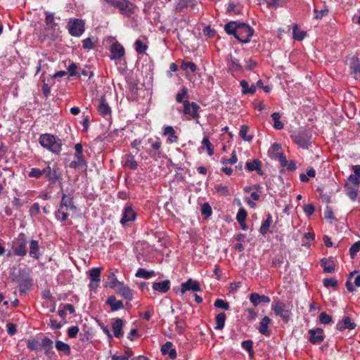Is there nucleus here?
<instances>
[{
	"label": "nucleus",
	"mask_w": 360,
	"mask_h": 360,
	"mask_svg": "<svg viewBox=\"0 0 360 360\" xmlns=\"http://www.w3.org/2000/svg\"><path fill=\"white\" fill-rule=\"evenodd\" d=\"M41 146L55 154H59L62 149L61 140L50 134H41L39 139Z\"/></svg>",
	"instance_id": "f257e3e1"
},
{
	"label": "nucleus",
	"mask_w": 360,
	"mask_h": 360,
	"mask_svg": "<svg viewBox=\"0 0 360 360\" xmlns=\"http://www.w3.org/2000/svg\"><path fill=\"white\" fill-rule=\"evenodd\" d=\"M292 305L290 303H285L281 301H277L271 305V309L276 316L280 317L284 322L289 321L292 316Z\"/></svg>",
	"instance_id": "f03ea898"
},
{
	"label": "nucleus",
	"mask_w": 360,
	"mask_h": 360,
	"mask_svg": "<svg viewBox=\"0 0 360 360\" xmlns=\"http://www.w3.org/2000/svg\"><path fill=\"white\" fill-rule=\"evenodd\" d=\"M67 28L70 35L79 37L85 31V23L82 19L70 18L68 22Z\"/></svg>",
	"instance_id": "7ed1b4c3"
},
{
	"label": "nucleus",
	"mask_w": 360,
	"mask_h": 360,
	"mask_svg": "<svg viewBox=\"0 0 360 360\" xmlns=\"http://www.w3.org/2000/svg\"><path fill=\"white\" fill-rule=\"evenodd\" d=\"M253 33L254 30L251 27L246 23L240 22L235 37L243 43H248L250 41Z\"/></svg>",
	"instance_id": "20e7f679"
},
{
	"label": "nucleus",
	"mask_w": 360,
	"mask_h": 360,
	"mask_svg": "<svg viewBox=\"0 0 360 360\" xmlns=\"http://www.w3.org/2000/svg\"><path fill=\"white\" fill-rule=\"evenodd\" d=\"M136 217V212L133 206L131 204H126L122 210L120 224L124 226H129L131 222L135 221Z\"/></svg>",
	"instance_id": "39448f33"
},
{
	"label": "nucleus",
	"mask_w": 360,
	"mask_h": 360,
	"mask_svg": "<svg viewBox=\"0 0 360 360\" xmlns=\"http://www.w3.org/2000/svg\"><path fill=\"white\" fill-rule=\"evenodd\" d=\"M311 135L306 130H301L292 135L293 141L302 148L308 149L311 146Z\"/></svg>",
	"instance_id": "423d86ee"
},
{
	"label": "nucleus",
	"mask_w": 360,
	"mask_h": 360,
	"mask_svg": "<svg viewBox=\"0 0 360 360\" xmlns=\"http://www.w3.org/2000/svg\"><path fill=\"white\" fill-rule=\"evenodd\" d=\"M60 33V32L58 26H45L44 32L41 34L40 37L41 41H45L47 39L53 41L59 37Z\"/></svg>",
	"instance_id": "0eeeda50"
},
{
	"label": "nucleus",
	"mask_w": 360,
	"mask_h": 360,
	"mask_svg": "<svg viewBox=\"0 0 360 360\" xmlns=\"http://www.w3.org/2000/svg\"><path fill=\"white\" fill-rule=\"evenodd\" d=\"M184 112L186 115H191L193 119L198 120L199 118L198 110L200 106L195 102H190L186 100L183 102Z\"/></svg>",
	"instance_id": "6e6552de"
},
{
	"label": "nucleus",
	"mask_w": 360,
	"mask_h": 360,
	"mask_svg": "<svg viewBox=\"0 0 360 360\" xmlns=\"http://www.w3.org/2000/svg\"><path fill=\"white\" fill-rule=\"evenodd\" d=\"M77 153L75 155V158L78 159V162H71L69 165L70 167L76 169L78 167L86 165V161L83 155V147L81 143H77L75 146Z\"/></svg>",
	"instance_id": "1a4fd4ad"
},
{
	"label": "nucleus",
	"mask_w": 360,
	"mask_h": 360,
	"mask_svg": "<svg viewBox=\"0 0 360 360\" xmlns=\"http://www.w3.org/2000/svg\"><path fill=\"white\" fill-rule=\"evenodd\" d=\"M116 8L119 9L122 15L130 16L134 13L135 6L128 0H119Z\"/></svg>",
	"instance_id": "9d476101"
},
{
	"label": "nucleus",
	"mask_w": 360,
	"mask_h": 360,
	"mask_svg": "<svg viewBox=\"0 0 360 360\" xmlns=\"http://www.w3.org/2000/svg\"><path fill=\"white\" fill-rule=\"evenodd\" d=\"M101 268H93L89 271L90 283L89 287L91 290H96L101 281Z\"/></svg>",
	"instance_id": "9b49d317"
},
{
	"label": "nucleus",
	"mask_w": 360,
	"mask_h": 360,
	"mask_svg": "<svg viewBox=\"0 0 360 360\" xmlns=\"http://www.w3.org/2000/svg\"><path fill=\"white\" fill-rule=\"evenodd\" d=\"M226 63L229 71L232 72L242 71L243 67L239 60L236 58L232 54H229L226 56Z\"/></svg>",
	"instance_id": "f8f14e48"
},
{
	"label": "nucleus",
	"mask_w": 360,
	"mask_h": 360,
	"mask_svg": "<svg viewBox=\"0 0 360 360\" xmlns=\"http://www.w3.org/2000/svg\"><path fill=\"white\" fill-rule=\"evenodd\" d=\"M110 51L111 53L110 58L113 60L121 58L125 53L124 47L117 41L110 46Z\"/></svg>",
	"instance_id": "ddd939ff"
},
{
	"label": "nucleus",
	"mask_w": 360,
	"mask_h": 360,
	"mask_svg": "<svg viewBox=\"0 0 360 360\" xmlns=\"http://www.w3.org/2000/svg\"><path fill=\"white\" fill-rule=\"evenodd\" d=\"M181 293H185L187 291L199 292L200 288L198 281H193L189 278L186 282L181 283Z\"/></svg>",
	"instance_id": "4468645a"
},
{
	"label": "nucleus",
	"mask_w": 360,
	"mask_h": 360,
	"mask_svg": "<svg viewBox=\"0 0 360 360\" xmlns=\"http://www.w3.org/2000/svg\"><path fill=\"white\" fill-rule=\"evenodd\" d=\"M162 134L167 136V143L169 144L177 143L179 141V137L176 135V131L172 126H164Z\"/></svg>",
	"instance_id": "2eb2a0df"
},
{
	"label": "nucleus",
	"mask_w": 360,
	"mask_h": 360,
	"mask_svg": "<svg viewBox=\"0 0 360 360\" xmlns=\"http://www.w3.org/2000/svg\"><path fill=\"white\" fill-rule=\"evenodd\" d=\"M347 64L349 65L352 74L360 73V59L356 56L347 58Z\"/></svg>",
	"instance_id": "dca6fc26"
},
{
	"label": "nucleus",
	"mask_w": 360,
	"mask_h": 360,
	"mask_svg": "<svg viewBox=\"0 0 360 360\" xmlns=\"http://www.w3.org/2000/svg\"><path fill=\"white\" fill-rule=\"evenodd\" d=\"M115 291L128 301H131L133 300V290L127 285H124L123 282L118 288H116V290H115Z\"/></svg>",
	"instance_id": "f3484780"
},
{
	"label": "nucleus",
	"mask_w": 360,
	"mask_h": 360,
	"mask_svg": "<svg viewBox=\"0 0 360 360\" xmlns=\"http://www.w3.org/2000/svg\"><path fill=\"white\" fill-rule=\"evenodd\" d=\"M249 300L254 307H257L261 303H269L271 301L269 297L264 295H260L257 292L251 293Z\"/></svg>",
	"instance_id": "a211bd4d"
},
{
	"label": "nucleus",
	"mask_w": 360,
	"mask_h": 360,
	"mask_svg": "<svg viewBox=\"0 0 360 360\" xmlns=\"http://www.w3.org/2000/svg\"><path fill=\"white\" fill-rule=\"evenodd\" d=\"M356 326V323L352 322L349 316H345L341 321L338 322L336 328L340 331H343L345 329L353 330Z\"/></svg>",
	"instance_id": "6ab92c4d"
},
{
	"label": "nucleus",
	"mask_w": 360,
	"mask_h": 360,
	"mask_svg": "<svg viewBox=\"0 0 360 360\" xmlns=\"http://www.w3.org/2000/svg\"><path fill=\"white\" fill-rule=\"evenodd\" d=\"M27 239L21 238L18 240V244L15 247L13 252L16 256L24 257L27 254Z\"/></svg>",
	"instance_id": "aec40b11"
},
{
	"label": "nucleus",
	"mask_w": 360,
	"mask_h": 360,
	"mask_svg": "<svg viewBox=\"0 0 360 360\" xmlns=\"http://www.w3.org/2000/svg\"><path fill=\"white\" fill-rule=\"evenodd\" d=\"M309 333L310 334L309 341L312 344L320 343L324 340L323 331L321 328L312 329Z\"/></svg>",
	"instance_id": "412c9836"
},
{
	"label": "nucleus",
	"mask_w": 360,
	"mask_h": 360,
	"mask_svg": "<svg viewBox=\"0 0 360 360\" xmlns=\"http://www.w3.org/2000/svg\"><path fill=\"white\" fill-rule=\"evenodd\" d=\"M271 320L266 316H265L261 321L259 326L258 328L259 332L265 336H270L271 330L269 329V325Z\"/></svg>",
	"instance_id": "4be33fe9"
},
{
	"label": "nucleus",
	"mask_w": 360,
	"mask_h": 360,
	"mask_svg": "<svg viewBox=\"0 0 360 360\" xmlns=\"http://www.w3.org/2000/svg\"><path fill=\"white\" fill-rule=\"evenodd\" d=\"M123 321L121 319H115L114 322L112 323V328L113 330L114 336L120 338L123 336Z\"/></svg>",
	"instance_id": "5701e85b"
},
{
	"label": "nucleus",
	"mask_w": 360,
	"mask_h": 360,
	"mask_svg": "<svg viewBox=\"0 0 360 360\" xmlns=\"http://www.w3.org/2000/svg\"><path fill=\"white\" fill-rule=\"evenodd\" d=\"M320 263L324 272L333 273L335 271V264L333 258H322Z\"/></svg>",
	"instance_id": "b1692460"
},
{
	"label": "nucleus",
	"mask_w": 360,
	"mask_h": 360,
	"mask_svg": "<svg viewBox=\"0 0 360 360\" xmlns=\"http://www.w3.org/2000/svg\"><path fill=\"white\" fill-rule=\"evenodd\" d=\"M173 345L171 342H167L162 346L161 352L162 354H168L171 359H174L176 358V352L174 348L172 347Z\"/></svg>",
	"instance_id": "393cba45"
},
{
	"label": "nucleus",
	"mask_w": 360,
	"mask_h": 360,
	"mask_svg": "<svg viewBox=\"0 0 360 360\" xmlns=\"http://www.w3.org/2000/svg\"><path fill=\"white\" fill-rule=\"evenodd\" d=\"M60 207L62 208L65 207L66 210H76V207L73 204V199L70 195H68L66 194L63 195Z\"/></svg>",
	"instance_id": "a878e982"
},
{
	"label": "nucleus",
	"mask_w": 360,
	"mask_h": 360,
	"mask_svg": "<svg viewBox=\"0 0 360 360\" xmlns=\"http://www.w3.org/2000/svg\"><path fill=\"white\" fill-rule=\"evenodd\" d=\"M246 168L249 172L256 171L259 175L263 174V171L261 169V161L257 159H255L252 162H247Z\"/></svg>",
	"instance_id": "bb28decb"
},
{
	"label": "nucleus",
	"mask_w": 360,
	"mask_h": 360,
	"mask_svg": "<svg viewBox=\"0 0 360 360\" xmlns=\"http://www.w3.org/2000/svg\"><path fill=\"white\" fill-rule=\"evenodd\" d=\"M97 109L100 115L103 117L110 115L111 114V109L103 98H101Z\"/></svg>",
	"instance_id": "cd10ccee"
},
{
	"label": "nucleus",
	"mask_w": 360,
	"mask_h": 360,
	"mask_svg": "<svg viewBox=\"0 0 360 360\" xmlns=\"http://www.w3.org/2000/svg\"><path fill=\"white\" fill-rule=\"evenodd\" d=\"M170 288V282L169 280H165L161 282H155L153 284V288L162 293L167 292Z\"/></svg>",
	"instance_id": "c85d7f7f"
},
{
	"label": "nucleus",
	"mask_w": 360,
	"mask_h": 360,
	"mask_svg": "<svg viewBox=\"0 0 360 360\" xmlns=\"http://www.w3.org/2000/svg\"><path fill=\"white\" fill-rule=\"evenodd\" d=\"M30 256L34 258V259H39L40 257L39 253V242L36 240H32L30 242V251H29Z\"/></svg>",
	"instance_id": "c756f323"
},
{
	"label": "nucleus",
	"mask_w": 360,
	"mask_h": 360,
	"mask_svg": "<svg viewBox=\"0 0 360 360\" xmlns=\"http://www.w3.org/2000/svg\"><path fill=\"white\" fill-rule=\"evenodd\" d=\"M106 303L110 305L112 311H117L124 308L123 302L121 300H117L116 297L113 295L108 298Z\"/></svg>",
	"instance_id": "7c9ffc66"
},
{
	"label": "nucleus",
	"mask_w": 360,
	"mask_h": 360,
	"mask_svg": "<svg viewBox=\"0 0 360 360\" xmlns=\"http://www.w3.org/2000/svg\"><path fill=\"white\" fill-rule=\"evenodd\" d=\"M272 222V216L271 215V214L269 213L266 216V219L262 223V225L259 229L260 233L262 234L263 236H265L267 233Z\"/></svg>",
	"instance_id": "2f4dec72"
},
{
	"label": "nucleus",
	"mask_w": 360,
	"mask_h": 360,
	"mask_svg": "<svg viewBox=\"0 0 360 360\" xmlns=\"http://www.w3.org/2000/svg\"><path fill=\"white\" fill-rule=\"evenodd\" d=\"M345 191L346 194L349 196V198L352 200H355L358 195V187L357 186H352L349 184V183H346L345 185Z\"/></svg>",
	"instance_id": "473e14b6"
},
{
	"label": "nucleus",
	"mask_w": 360,
	"mask_h": 360,
	"mask_svg": "<svg viewBox=\"0 0 360 360\" xmlns=\"http://www.w3.org/2000/svg\"><path fill=\"white\" fill-rule=\"evenodd\" d=\"M239 23L235 21H231L226 23L224 26V30L226 32L229 34H233L234 37L236 34V32L238 31V27H239Z\"/></svg>",
	"instance_id": "72a5a7b5"
},
{
	"label": "nucleus",
	"mask_w": 360,
	"mask_h": 360,
	"mask_svg": "<svg viewBox=\"0 0 360 360\" xmlns=\"http://www.w3.org/2000/svg\"><path fill=\"white\" fill-rule=\"evenodd\" d=\"M226 316L224 312H221L218 314L215 317L216 326L214 328L216 330H221L224 328L225 326Z\"/></svg>",
	"instance_id": "f704fd0d"
},
{
	"label": "nucleus",
	"mask_w": 360,
	"mask_h": 360,
	"mask_svg": "<svg viewBox=\"0 0 360 360\" xmlns=\"http://www.w3.org/2000/svg\"><path fill=\"white\" fill-rule=\"evenodd\" d=\"M124 166L134 170L137 168L138 164L132 155L127 154L124 158Z\"/></svg>",
	"instance_id": "c9c22d12"
},
{
	"label": "nucleus",
	"mask_w": 360,
	"mask_h": 360,
	"mask_svg": "<svg viewBox=\"0 0 360 360\" xmlns=\"http://www.w3.org/2000/svg\"><path fill=\"white\" fill-rule=\"evenodd\" d=\"M42 172L43 174H45L46 178L53 182H55L58 179L56 171L55 169H51L49 165L42 169Z\"/></svg>",
	"instance_id": "e433bc0d"
},
{
	"label": "nucleus",
	"mask_w": 360,
	"mask_h": 360,
	"mask_svg": "<svg viewBox=\"0 0 360 360\" xmlns=\"http://www.w3.org/2000/svg\"><path fill=\"white\" fill-rule=\"evenodd\" d=\"M108 279L109 281L108 285L114 290H116V288H118L122 283L117 279L116 276L113 272L110 273Z\"/></svg>",
	"instance_id": "4c0bfd02"
},
{
	"label": "nucleus",
	"mask_w": 360,
	"mask_h": 360,
	"mask_svg": "<svg viewBox=\"0 0 360 360\" xmlns=\"http://www.w3.org/2000/svg\"><path fill=\"white\" fill-rule=\"evenodd\" d=\"M56 348L58 352H63L65 354H69L70 352V345L61 340H57L56 342Z\"/></svg>",
	"instance_id": "58836bf2"
},
{
	"label": "nucleus",
	"mask_w": 360,
	"mask_h": 360,
	"mask_svg": "<svg viewBox=\"0 0 360 360\" xmlns=\"http://www.w3.org/2000/svg\"><path fill=\"white\" fill-rule=\"evenodd\" d=\"M293 39L297 41L302 40L305 37V32L299 29L297 25L292 27Z\"/></svg>",
	"instance_id": "ea45409f"
},
{
	"label": "nucleus",
	"mask_w": 360,
	"mask_h": 360,
	"mask_svg": "<svg viewBox=\"0 0 360 360\" xmlns=\"http://www.w3.org/2000/svg\"><path fill=\"white\" fill-rule=\"evenodd\" d=\"M44 15L46 26H58V23L55 22L54 13L46 11L44 12Z\"/></svg>",
	"instance_id": "a19ab883"
},
{
	"label": "nucleus",
	"mask_w": 360,
	"mask_h": 360,
	"mask_svg": "<svg viewBox=\"0 0 360 360\" xmlns=\"http://www.w3.org/2000/svg\"><path fill=\"white\" fill-rule=\"evenodd\" d=\"M154 275V271H147L146 269H142V268H139L135 276L136 277H138V278H149L150 277L153 276Z\"/></svg>",
	"instance_id": "79ce46f5"
},
{
	"label": "nucleus",
	"mask_w": 360,
	"mask_h": 360,
	"mask_svg": "<svg viewBox=\"0 0 360 360\" xmlns=\"http://www.w3.org/2000/svg\"><path fill=\"white\" fill-rule=\"evenodd\" d=\"M271 117L274 121V127L276 129H281L283 128V124L279 120L281 115L279 112H274L271 114Z\"/></svg>",
	"instance_id": "37998d69"
},
{
	"label": "nucleus",
	"mask_w": 360,
	"mask_h": 360,
	"mask_svg": "<svg viewBox=\"0 0 360 360\" xmlns=\"http://www.w3.org/2000/svg\"><path fill=\"white\" fill-rule=\"evenodd\" d=\"M55 216L58 220L60 221H65L68 217V214L65 209L64 210V208L60 207L58 210L55 212Z\"/></svg>",
	"instance_id": "c03bdc74"
},
{
	"label": "nucleus",
	"mask_w": 360,
	"mask_h": 360,
	"mask_svg": "<svg viewBox=\"0 0 360 360\" xmlns=\"http://www.w3.org/2000/svg\"><path fill=\"white\" fill-rule=\"evenodd\" d=\"M249 128L247 125L243 124L240 127L239 135L244 141H250L252 139V136L247 135Z\"/></svg>",
	"instance_id": "a18cd8bd"
},
{
	"label": "nucleus",
	"mask_w": 360,
	"mask_h": 360,
	"mask_svg": "<svg viewBox=\"0 0 360 360\" xmlns=\"http://www.w3.org/2000/svg\"><path fill=\"white\" fill-rule=\"evenodd\" d=\"M148 49V46L144 44L141 40L136 39L135 41V49L136 51L139 53H143Z\"/></svg>",
	"instance_id": "49530a36"
},
{
	"label": "nucleus",
	"mask_w": 360,
	"mask_h": 360,
	"mask_svg": "<svg viewBox=\"0 0 360 360\" xmlns=\"http://www.w3.org/2000/svg\"><path fill=\"white\" fill-rule=\"evenodd\" d=\"M214 306L219 309H222L224 310H229L230 306L229 302H226L222 299H217L214 303Z\"/></svg>",
	"instance_id": "de8ad7c7"
},
{
	"label": "nucleus",
	"mask_w": 360,
	"mask_h": 360,
	"mask_svg": "<svg viewBox=\"0 0 360 360\" xmlns=\"http://www.w3.org/2000/svg\"><path fill=\"white\" fill-rule=\"evenodd\" d=\"M41 344V347H43L46 352H47L49 350L52 349L53 348V341L49 338H44L42 339Z\"/></svg>",
	"instance_id": "09e8293b"
},
{
	"label": "nucleus",
	"mask_w": 360,
	"mask_h": 360,
	"mask_svg": "<svg viewBox=\"0 0 360 360\" xmlns=\"http://www.w3.org/2000/svg\"><path fill=\"white\" fill-rule=\"evenodd\" d=\"M201 213L206 218L209 217L212 215V208L208 202H205L202 204V207H201Z\"/></svg>",
	"instance_id": "8fccbe9b"
},
{
	"label": "nucleus",
	"mask_w": 360,
	"mask_h": 360,
	"mask_svg": "<svg viewBox=\"0 0 360 360\" xmlns=\"http://www.w3.org/2000/svg\"><path fill=\"white\" fill-rule=\"evenodd\" d=\"M284 0H269L266 1V6L268 8L276 9L279 6H282Z\"/></svg>",
	"instance_id": "3c124183"
},
{
	"label": "nucleus",
	"mask_w": 360,
	"mask_h": 360,
	"mask_svg": "<svg viewBox=\"0 0 360 360\" xmlns=\"http://www.w3.org/2000/svg\"><path fill=\"white\" fill-rule=\"evenodd\" d=\"M241 346H242L243 349H244L245 350L248 352V353L250 354H253V349H252L253 342L251 340H247L243 341L241 343Z\"/></svg>",
	"instance_id": "603ef678"
},
{
	"label": "nucleus",
	"mask_w": 360,
	"mask_h": 360,
	"mask_svg": "<svg viewBox=\"0 0 360 360\" xmlns=\"http://www.w3.org/2000/svg\"><path fill=\"white\" fill-rule=\"evenodd\" d=\"M32 285V282L30 278H25L20 281L19 283L20 290L21 292H24L26 290L29 289Z\"/></svg>",
	"instance_id": "864d4df0"
},
{
	"label": "nucleus",
	"mask_w": 360,
	"mask_h": 360,
	"mask_svg": "<svg viewBox=\"0 0 360 360\" xmlns=\"http://www.w3.org/2000/svg\"><path fill=\"white\" fill-rule=\"evenodd\" d=\"M247 212L245 211V209L240 208L236 215L237 221L240 224H242L243 223L245 222Z\"/></svg>",
	"instance_id": "5fc2aeb1"
},
{
	"label": "nucleus",
	"mask_w": 360,
	"mask_h": 360,
	"mask_svg": "<svg viewBox=\"0 0 360 360\" xmlns=\"http://www.w3.org/2000/svg\"><path fill=\"white\" fill-rule=\"evenodd\" d=\"M27 347L31 350H38L41 348V344L35 339L29 340L27 342Z\"/></svg>",
	"instance_id": "6e6d98bb"
},
{
	"label": "nucleus",
	"mask_w": 360,
	"mask_h": 360,
	"mask_svg": "<svg viewBox=\"0 0 360 360\" xmlns=\"http://www.w3.org/2000/svg\"><path fill=\"white\" fill-rule=\"evenodd\" d=\"M181 68L185 70H191V72H194L196 70V65L193 62H183L181 64Z\"/></svg>",
	"instance_id": "4d7b16f0"
},
{
	"label": "nucleus",
	"mask_w": 360,
	"mask_h": 360,
	"mask_svg": "<svg viewBox=\"0 0 360 360\" xmlns=\"http://www.w3.org/2000/svg\"><path fill=\"white\" fill-rule=\"evenodd\" d=\"M237 161H238V158L236 156V152L233 151L231 154V158H229V159L222 158L221 160V163L223 165H227V164L233 165V164L236 163Z\"/></svg>",
	"instance_id": "13d9d810"
},
{
	"label": "nucleus",
	"mask_w": 360,
	"mask_h": 360,
	"mask_svg": "<svg viewBox=\"0 0 360 360\" xmlns=\"http://www.w3.org/2000/svg\"><path fill=\"white\" fill-rule=\"evenodd\" d=\"M319 321L322 324H328L332 321V317L323 311L320 314Z\"/></svg>",
	"instance_id": "bf43d9fd"
},
{
	"label": "nucleus",
	"mask_w": 360,
	"mask_h": 360,
	"mask_svg": "<svg viewBox=\"0 0 360 360\" xmlns=\"http://www.w3.org/2000/svg\"><path fill=\"white\" fill-rule=\"evenodd\" d=\"M360 250V243L357 241L354 243L349 248V255L352 258H354L356 253Z\"/></svg>",
	"instance_id": "052dcab7"
},
{
	"label": "nucleus",
	"mask_w": 360,
	"mask_h": 360,
	"mask_svg": "<svg viewBox=\"0 0 360 360\" xmlns=\"http://www.w3.org/2000/svg\"><path fill=\"white\" fill-rule=\"evenodd\" d=\"M188 95V90L186 87L182 88L181 91L179 92L176 96V101L178 103L184 102L183 99Z\"/></svg>",
	"instance_id": "680f3d73"
},
{
	"label": "nucleus",
	"mask_w": 360,
	"mask_h": 360,
	"mask_svg": "<svg viewBox=\"0 0 360 360\" xmlns=\"http://www.w3.org/2000/svg\"><path fill=\"white\" fill-rule=\"evenodd\" d=\"M43 174L42 170L37 168H32L30 172L28 174L30 177L39 178Z\"/></svg>",
	"instance_id": "e2e57ef3"
},
{
	"label": "nucleus",
	"mask_w": 360,
	"mask_h": 360,
	"mask_svg": "<svg viewBox=\"0 0 360 360\" xmlns=\"http://www.w3.org/2000/svg\"><path fill=\"white\" fill-rule=\"evenodd\" d=\"M323 285L326 288L336 287L338 285V281L334 278H326L323 281Z\"/></svg>",
	"instance_id": "0e129e2a"
},
{
	"label": "nucleus",
	"mask_w": 360,
	"mask_h": 360,
	"mask_svg": "<svg viewBox=\"0 0 360 360\" xmlns=\"http://www.w3.org/2000/svg\"><path fill=\"white\" fill-rule=\"evenodd\" d=\"M275 158L279 161L281 167H285L287 165V159L283 153H278L275 154Z\"/></svg>",
	"instance_id": "69168bd1"
},
{
	"label": "nucleus",
	"mask_w": 360,
	"mask_h": 360,
	"mask_svg": "<svg viewBox=\"0 0 360 360\" xmlns=\"http://www.w3.org/2000/svg\"><path fill=\"white\" fill-rule=\"evenodd\" d=\"M40 206L38 202L34 203L30 207L29 212L31 216H36L39 213Z\"/></svg>",
	"instance_id": "338daca9"
},
{
	"label": "nucleus",
	"mask_w": 360,
	"mask_h": 360,
	"mask_svg": "<svg viewBox=\"0 0 360 360\" xmlns=\"http://www.w3.org/2000/svg\"><path fill=\"white\" fill-rule=\"evenodd\" d=\"M328 9H322L321 11H318L317 9H314V18L316 19H321L323 16L328 15Z\"/></svg>",
	"instance_id": "774afa93"
}]
</instances>
